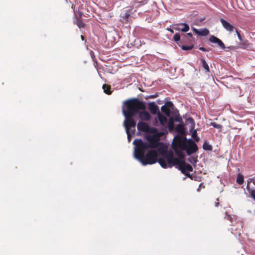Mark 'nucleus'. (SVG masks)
I'll return each instance as SVG.
<instances>
[{
  "label": "nucleus",
  "instance_id": "33",
  "mask_svg": "<svg viewBox=\"0 0 255 255\" xmlns=\"http://www.w3.org/2000/svg\"><path fill=\"white\" fill-rule=\"evenodd\" d=\"M225 218L228 220L230 221L231 222H232L233 217L231 215L228 214L227 213H226V216L225 217Z\"/></svg>",
  "mask_w": 255,
  "mask_h": 255
},
{
  "label": "nucleus",
  "instance_id": "24",
  "mask_svg": "<svg viewBox=\"0 0 255 255\" xmlns=\"http://www.w3.org/2000/svg\"><path fill=\"white\" fill-rule=\"evenodd\" d=\"M173 39L179 46L180 45V43H181L182 41L180 40V35L178 33H175L173 36Z\"/></svg>",
  "mask_w": 255,
  "mask_h": 255
},
{
  "label": "nucleus",
  "instance_id": "22",
  "mask_svg": "<svg viewBox=\"0 0 255 255\" xmlns=\"http://www.w3.org/2000/svg\"><path fill=\"white\" fill-rule=\"evenodd\" d=\"M188 160L193 165H195L198 161L197 156H192L188 158Z\"/></svg>",
  "mask_w": 255,
  "mask_h": 255
},
{
  "label": "nucleus",
  "instance_id": "34",
  "mask_svg": "<svg viewBox=\"0 0 255 255\" xmlns=\"http://www.w3.org/2000/svg\"><path fill=\"white\" fill-rule=\"evenodd\" d=\"M235 30H236V32L237 33V36H238V38L239 39V40L241 41H243V38L242 37V36H241L240 32L238 31V30L237 28H235Z\"/></svg>",
  "mask_w": 255,
  "mask_h": 255
},
{
  "label": "nucleus",
  "instance_id": "17",
  "mask_svg": "<svg viewBox=\"0 0 255 255\" xmlns=\"http://www.w3.org/2000/svg\"><path fill=\"white\" fill-rule=\"evenodd\" d=\"M157 116L160 124L162 126H164L167 123V119L164 116L161 115L159 112L157 113Z\"/></svg>",
  "mask_w": 255,
  "mask_h": 255
},
{
  "label": "nucleus",
  "instance_id": "18",
  "mask_svg": "<svg viewBox=\"0 0 255 255\" xmlns=\"http://www.w3.org/2000/svg\"><path fill=\"white\" fill-rule=\"evenodd\" d=\"M103 89L106 94L108 95H111L112 94V91H111V87L110 85L104 84L103 85Z\"/></svg>",
  "mask_w": 255,
  "mask_h": 255
},
{
  "label": "nucleus",
  "instance_id": "12",
  "mask_svg": "<svg viewBox=\"0 0 255 255\" xmlns=\"http://www.w3.org/2000/svg\"><path fill=\"white\" fill-rule=\"evenodd\" d=\"M173 28L176 30H181L183 32H187L189 30V26L186 23L175 24Z\"/></svg>",
  "mask_w": 255,
  "mask_h": 255
},
{
  "label": "nucleus",
  "instance_id": "16",
  "mask_svg": "<svg viewBox=\"0 0 255 255\" xmlns=\"http://www.w3.org/2000/svg\"><path fill=\"white\" fill-rule=\"evenodd\" d=\"M172 148L176 154L178 156L180 160H184V154L182 152V150L178 149L175 145H172Z\"/></svg>",
  "mask_w": 255,
  "mask_h": 255
},
{
  "label": "nucleus",
  "instance_id": "15",
  "mask_svg": "<svg viewBox=\"0 0 255 255\" xmlns=\"http://www.w3.org/2000/svg\"><path fill=\"white\" fill-rule=\"evenodd\" d=\"M148 108L150 112L153 115L156 114L159 110L158 106L154 102L150 103L148 104Z\"/></svg>",
  "mask_w": 255,
  "mask_h": 255
},
{
  "label": "nucleus",
  "instance_id": "19",
  "mask_svg": "<svg viewBox=\"0 0 255 255\" xmlns=\"http://www.w3.org/2000/svg\"><path fill=\"white\" fill-rule=\"evenodd\" d=\"M249 43L247 40L242 41V42L239 44V48L246 49L249 47Z\"/></svg>",
  "mask_w": 255,
  "mask_h": 255
},
{
  "label": "nucleus",
  "instance_id": "9",
  "mask_svg": "<svg viewBox=\"0 0 255 255\" xmlns=\"http://www.w3.org/2000/svg\"><path fill=\"white\" fill-rule=\"evenodd\" d=\"M173 107V104L171 102H166L165 105L161 107V110L167 116L169 117L170 115V109Z\"/></svg>",
  "mask_w": 255,
  "mask_h": 255
},
{
  "label": "nucleus",
  "instance_id": "8",
  "mask_svg": "<svg viewBox=\"0 0 255 255\" xmlns=\"http://www.w3.org/2000/svg\"><path fill=\"white\" fill-rule=\"evenodd\" d=\"M137 128L139 131L144 132H150L154 129L153 128H150L149 125L143 122H139L137 123Z\"/></svg>",
  "mask_w": 255,
  "mask_h": 255
},
{
  "label": "nucleus",
  "instance_id": "38",
  "mask_svg": "<svg viewBox=\"0 0 255 255\" xmlns=\"http://www.w3.org/2000/svg\"><path fill=\"white\" fill-rule=\"evenodd\" d=\"M126 133H127V135H128V141H130V138H131V134L130 133V130H128V132L126 131Z\"/></svg>",
  "mask_w": 255,
  "mask_h": 255
},
{
  "label": "nucleus",
  "instance_id": "32",
  "mask_svg": "<svg viewBox=\"0 0 255 255\" xmlns=\"http://www.w3.org/2000/svg\"><path fill=\"white\" fill-rule=\"evenodd\" d=\"M130 17V14L128 13V11H126V12L124 13L123 14V17L124 19L128 21V19Z\"/></svg>",
  "mask_w": 255,
  "mask_h": 255
},
{
  "label": "nucleus",
  "instance_id": "47",
  "mask_svg": "<svg viewBox=\"0 0 255 255\" xmlns=\"http://www.w3.org/2000/svg\"><path fill=\"white\" fill-rule=\"evenodd\" d=\"M74 5H73V4H72V6H71L72 8H74Z\"/></svg>",
  "mask_w": 255,
  "mask_h": 255
},
{
  "label": "nucleus",
  "instance_id": "10",
  "mask_svg": "<svg viewBox=\"0 0 255 255\" xmlns=\"http://www.w3.org/2000/svg\"><path fill=\"white\" fill-rule=\"evenodd\" d=\"M139 111L137 114L139 115V117L141 120L148 121L151 119V116L147 111H145V110H141L142 111Z\"/></svg>",
  "mask_w": 255,
  "mask_h": 255
},
{
  "label": "nucleus",
  "instance_id": "31",
  "mask_svg": "<svg viewBox=\"0 0 255 255\" xmlns=\"http://www.w3.org/2000/svg\"><path fill=\"white\" fill-rule=\"evenodd\" d=\"M217 44L221 48L224 49L225 48V45L221 40L218 39L217 42Z\"/></svg>",
  "mask_w": 255,
  "mask_h": 255
},
{
  "label": "nucleus",
  "instance_id": "4",
  "mask_svg": "<svg viewBox=\"0 0 255 255\" xmlns=\"http://www.w3.org/2000/svg\"><path fill=\"white\" fill-rule=\"evenodd\" d=\"M167 158L168 160V167L171 168L174 166H178V169L182 173L191 178V175L186 172V171L190 172L193 171V168L191 165L186 163L184 160H180L178 158L174 157L171 152L168 155Z\"/></svg>",
  "mask_w": 255,
  "mask_h": 255
},
{
  "label": "nucleus",
  "instance_id": "26",
  "mask_svg": "<svg viewBox=\"0 0 255 255\" xmlns=\"http://www.w3.org/2000/svg\"><path fill=\"white\" fill-rule=\"evenodd\" d=\"M201 62L202 63V65H203V68L206 70L207 72H209V67L207 63L205 61V60L204 59H202Z\"/></svg>",
  "mask_w": 255,
  "mask_h": 255
},
{
  "label": "nucleus",
  "instance_id": "28",
  "mask_svg": "<svg viewBox=\"0 0 255 255\" xmlns=\"http://www.w3.org/2000/svg\"><path fill=\"white\" fill-rule=\"evenodd\" d=\"M203 148L206 150H211L212 149V146L207 143H204L203 145Z\"/></svg>",
  "mask_w": 255,
  "mask_h": 255
},
{
  "label": "nucleus",
  "instance_id": "37",
  "mask_svg": "<svg viewBox=\"0 0 255 255\" xmlns=\"http://www.w3.org/2000/svg\"><path fill=\"white\" fill-rule=\"evenodd\" d=\"M181 120H182V119L179 116H178L175 117V121L176 122H180L181 121Z\"/></svg>",
  "mask_w": 255,
  "mask_h": 255
},
{
  "label": "nucleus",
  "instance_id": "46",
  "mask_svg": "<svg viewBox=\"0 0 255 255\" xmlns=\"http://www.w3.org/2000/svg\"><path fill=\"white\" fill-rule=\"evenodd\" d=\"M181 41H182L181 43H187V45H189V39H188L186 42H183L182 40H181Z\"/></svg>",
  "mask_w": 255,
  "mask_h": 255
},
{
  "label": "nucleus",
  "instance_id": "20",
  "mask_svg": "<svg viewBox=\"0 0 255 255\" xmlns=\"http://www.w3.org/2000/svg\"><path fill=\"white\" fill-rule=\"evenodd\" d=\"M167 127L170 131L173 129L174 127V120L172 118H170L168 122L167 123Z\"/></svg>",
  "mask_w": 255,
  "mask_h": 255
},
{
  "label": "nucleus",
  "instance_id": "14",
  "mask_svg": "<svg viewBox=\"0 0 255 255\" xmlns=\"http://www.w3.org/2000/svg\"><path fill=\"white\" fill-rule=\"evenodd\" d=\"M220 22L222 24L223 27L229 31H232L234 29H235V27H234L232 25H231L230 23L226 21L223 18H221L220 19Z\"/></svg>",
  "mask_w": 255,
  "mask_h": 255
},
{
  "label": "nucleus",
  "instance_id": "23",
  "mask_svg": "<svg viewBox=\"0 0 255 255\" xmlns=\"http://www.w3.org/2000/svg\"><path fill=\"white\" fill-rule=\"evenodd\" d=\"M209 33V31L207 28H203L199 30L198 35L201 36H206Z\"/></svg>",
  "mask_w": 255,
  "mask_h": 255
},
{
  "label": "nucleus",
  "instance_id": "6",
  "mask_svg": "<svg viewBox=\"0 0 255 255\" xmlns=\"http://www.w3.org/2000/svg\"><path fill=\"white\" fill-rule=\"evenodd\" d=\"M188 140L186 138H182L181 136H176L174 137L172 145H175L178 149L185 150L187 148V144Z\"/></svg>",
  "mask_w": 255,
  "mask_h": 255
},
{
  "label": "nucleus",
  "instance_id": "29",
  "mask_svg": "<svg viewBox=\"0 0 255 255\" xmlns=\"http://www.w3.org/2000/svg\"><path fill=\"white\" fill-rule=\"evenodd\" d=\"M210 125L212 126L214 128H216L217 129H221L222 128V126L221 125L218 124L215 122L211 123Z\"/></svg>",
  "mask_w": 255,
  "mask_h": 255
},
{
  "label": "nucleus",
  "instance_id": "5",
  "mask_svg": "<svg viewBox=\"0 0 255 255\" xmlns=\"http://www.w3.org/2000/svg\"><path fill=\"white\" fill-rule=\"evenodd\" d=\"M189 39V45H180L182 49L183 50H189L192 49L194 47V38L193 37L192 34L191 33H188L184 35V37L182 38L183 42H186Z\"/></svg>",
  "mask_w": 255,
  "mask_h": 255
},
{
  "label": "nucleus",
  "instance_id": "41",
  "mask_svg": "<svg viewBox=\"0 0 255 255\" xmlns=\"http://www.w3.org/2000/svg\"><path fill=\"white\" fill-rule=\"evenodd\" d=\"M197 135V132L196 130L194 131V132L192 133V136L193 138H195V136Z\"/></svg>",
  "mask_w": 255,
  "mask_h": 255
},
{
  "label": "nucleus",
  "instance_id": "39",
  "mask_svg": "<svg viewBox=\"0 0 255 255\" xmlns=\"http://www.w3.org/2000/svg\"><path fill=\"white\" fill-rule=\"evenodd\" d=\"M199 48L200 50L203 51H208L209 50V49H206L205 48H204L203 47H200Z\"/></svg>",
  "mask_w": 255,
  "mask_h": 255
},
{
  "label": "nucleus",
  "instance_id": "25",
  "mask_svg": "<svg viewBox=\"0 0 255 255\" xmlns=\"http://www.w3.org/2000/svg\"><path fill=\"white\" fill-rule=\"evenodd\" d=\"M237 183L239 185H242L244 183V177L241 174H239L237 176Z\"/></svg>",
  "mask_w": 255,
  "mask_h": 255
},
{
  "label": "nucleus",
  "instance_id": "2",
  "mask_svg": "<svg viewBox=\"0 0 255 255\" xmlns=\"http://www.w3.org/2000/svg\"><path fill=\"white\" fill-rule=\"evenodd\" d=\"M146 150L134 148V157L138 160L143 165L153 164L158 162L161 166L166 168L168 166L165 159L163 158H158V153L154 150H149L145 154Z\"/></svg>",
  "mask_w": 255,
  "mask_h": 255
},
{
  "label": "nucleus",
  "instance_id": "3",
  "mask_svg": "<svg viewBox=\"0 0 255 255\" xmlns=\"http://www.w3.org/2000/svg\"><path fill=\"white\" fill-rule=\"evenodd\" d=\"M148 143L143 142L141 139H136L133 141V144L135 145L134 148L142 150L153 149L158 147L162 144L160 142L159 138L156 135H151L147 138Z\"/></svg>",
  "mask_w": 255,
  "mask_h": 255
},
{
  "label": "nucleus",
  "instance_id": "40",
  "mask_svg": "<svg viewBox=\"0 0 255 255\" xmlns=\"http://www.w3.org/2000/svg\"><path fill=\"white\" fill-rule=\"evenodd\" d=\"M193 30L195 33L198 34L199 30L196 29L195 28H193Z\"/></svg>",
  "mask_w": 255,
  "mask_h": 255
},
{
  "label": "nucleus",
  "instance_id": "35",
  "mask_svg": "<svg viewBox=\"0 0 255 255\" xmlns=\"http://www.w3.org/2000/svg\"><path fill=\"white\" fill-rule=\"evenodd\" d=\"M158 96V94L157 93L155 94L154 95H151L147 97L145 99H148V98L150 99H154Z\"/></svg>",
  "mask_w": 255,
  "mask_h": 255
},
{
  "label": "nucleus",
  "instance_id": "21",
  "mask_svg": "<svg viewBox=\"0 0 255 255\" xmlns=\"http://www.w3.org/2000/svg\"><path fill=\"white\" fill-rule=\"evenodd\" d=\"M76 24L80 28H84L86 25L85 23H84L81 17L77 19Z\"/></svg>",
  "mask_w": 255,
  "mask_h": 255
},
{
  "label": "nucleus",
  "instance_id": "44",
  "mask_svg": "<svg viewBox=\"0 0 255 255\" xmlns=\"http://www.w3.org/2000/svg\"><path fill=\"white\" fill-rule=\"evenodd\" d=\"M167 30H168L169 31H170L172 33H174V31H173V30L172 29H171V28H167Z\"/></svg>",
  "mask_w": 255,
  "mask_h": 255
},
{
  "label": "nucleus",
  "instance_id": "45",
  "mask_svg": "<svg viewBox=\"0 0 255 255\" xmlns=\"http://www.w3.org/2000/svg\"><path fill=\"white\" fill-rule=\"evenodd\" d=\"M81 38L82 40H85V38L83 35H81Z\"/></svg>",
  "mask_w": 255,
  "mask_h": 255
},
{
  "label": "nucleus",
  "instance_id": "13",
  "mask_svg": "<svg viewBox=\"0 0 255 255\" xmlns=\"http://www.w3.org/2000/svg\"><path fill=\"white\" fill-rule=\"evenodd\" d=\"M253 182L254 184L255 185V177L253 178H250L248 180V183L247 185V189L249 191V193L251 194V196L255 200V190L251 189L249 184L250 183Z\"/></svg>",
  "mask_w": 255,
  "mask_h": 255
},
{
  "label": "nucleus",
  "instance_id": "11",
  "mask_svg": "<svg viewBox=\"0 0 255 255\" xmlns=\"http://www.w3.org/2000/svg\"><path fill=\"white\" fill-rule=\"evenodd\" d=\"M159 152L161 154L162 157L164 158L163 159H165L167 162V163L168 164V160L167 158V156L170 153H172L173 154V156H174L173 152L172 150L167 151L166 150V148L165 146L162 147L158 149Z\"/></svg>",
  "mask_w": 255,
  "mask_h": 255
},
{
  "label": "nucleus",
  "instance_id": "7",
  "mask_svg": "<svg viewBox=\"0 0 255 255\" xmlns=\"http://www.w3.org/2000/svg\"><path fill=\"white\" fill-rule=\"evenodd\" d=\"M185 150H186L187 154L190 155L198 150V146L194 141L189 139L187 144V148Z\"/></svg>",
  "mask_w": 255,
  "mask_h": 255
},
{
  "label": "nucleus",
  "instance_id": "42",
  "mask_svg": "<svg viewBox=\"0 0 255 255\" xmlns=\"http://www.w3.org/2000/svg\"><path fill=\"white\" fill-rule=\"evenodd\" d=\"M219 199L217 198L216 199V202H215V205L216 207H218L219 206Z\"/></svg>",
  "mask_w": 255,
  "mask_h": 255
},
{
  "label": "nucleus",
  "instance_id": "30",
  "mask_svg": "<svg viewBox=\"0 0 255 255\" xmlns=\"http://www.w3.org/2000/svg\"><path fill=\"white\" fill-rule=\"evenodd\" d=\"M177 131L182 132L184 131V126L181 124L178 125L176 127Z\"/></svg>",
  "mask_w": 255,
  "mask_h": 255
},
{
  "label": "nucleus",
  "instance_id": "48",
  "mask_svg": "<svg viewBox=\"0 0 255 255\" xmlns=\"http://www.w3.org/2000/svg\"><path fill=\"white\" fill-rule=\"evenodd\" d=\"M190 120L191 121H193V119H192V118H190Z\"/></svg>",
  "mask_w": 255,
  "mask_h": 255
},
{
  "label": "nucleus",
  "instance_id": "36",
  "mask_svg": "<svg viewBox=\"0 0 255 255\" xmlns=\"http://www.w3.org/2000/svg\"><path fill=\"white\" fill-rule=\"evenodd\" d=\"M147 1H148V0H141L138 1V3H139V4L138 6L144 5V4H146L147 2Z\"/></svg>",
  "mask_w": 255,
  "mask_h": 255
},
{
  "label": "nucleus",
  "instance_id": "27",
  "mask_svg": "<svg viewBox=\"0 0 255 255\" xmlns=\"http://www.w3.org/2000/svg\"><path fill=\"white\" fill-rule=\"evenodd\" d=\"M218 39L219 38L218 37H216L215 36L211 35L210 37L209 40V41H210L212 43H217V40H218Z\"/></svg>",
  "mask_w": 255,
  "mask_h": 255
},
{
  "label": "nucleus",
  "instance_id": "1",
  "mask_svg": "<svg viewBox=\"0 0 255 255\" xmlns=\"http://www.w3.org/2000/svg\"><path fill=\"white\" fill-rule=\"evenodd\" d=\"M124 105L126 107L123 109V113L126 118L124 123L126 131L128 132L133 128L134 129L132 132L134 133L136 122L132 117L137 114L139 110H145V103L137 98H132L126 101Z\"/></svg>",
  "mask_w": 255,
  "mask_h": 255
},
{
  "label": "nucleus",
  "instance_id": "43",
  "mask_svg": "<svg viewBox=\"0 0 255 255\" xmlns=\"http://www.w3.org/2000/svg\"><path fill=\"white\" fill-rule=\"evenodd\" d=\"M90 54H91V56H92L93 59L95 58V55L94 54V52L93 51H91V52H90Z\"/></svg>",
  "mask_w": 255,
  "mask_h": 255
}]
</instances>
